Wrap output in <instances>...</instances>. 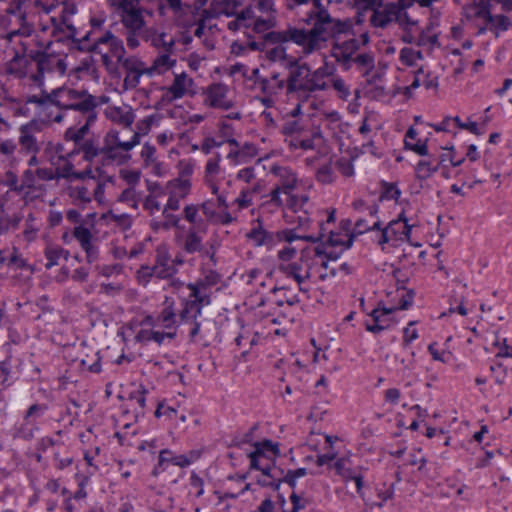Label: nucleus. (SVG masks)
Here are the masks:
<instances>
[{"mask_svg": "<svg viewBox=\"0 0 512 512\" xmlns=\"http://www.w3.org/2000/svg\"><path fill=\"white\" fill-rule=\"evenodd\" d=\"M204 228H196V226L191 227L184 240H183V249L188 253H195L202 250V238L199 235L200 231H203Z\"/></svg>", "mask_w": 512, "mask_h": 512, "instance_id": "f704fd0d", "label": "nucleus"}, {"mask_svg": "<svg viewBox=\"0 0 512 512\" xmlns=\"http://www.w3.org/2000/svg\"><path fill=\"white\" fill-rule=\"evenodd\" d=\"M248 24L253 26V29L256 32L262 33L275 25V18L271 14H268L266 17H257L255 19H251L248 21Z\"/></svg>", "mask_w": 512, "mask_h": 512, "instance_id": "603ef678", "label": "nucleus"}, {"mask_svg": "<svg viewBox=\"0 0 512 512\" xmlns=\"http://www.w3.org/2000/svg\"><path fill=\"white\" fill-rule=\"evenodd\" d=\"M205 106L220 109L230 110L235 105V98L233 97L229 87L222 83H213L204 90Z\"/></svg>", "mask_w": 512, "mask_h": 512, "instance_id": "4468645a", "label": "nucleus"}, {"mask_svg": "<svg viewBox=\"0 0 512 512\" xmlns=\"http://www.w3.org/2000/svg\"><path fill=\"white\" fill-rule=\"evenodd\" d=\"M332 87L339 93L341 98L346 99L350 95V91L345 81L339 77L332 79Z\"/></svg>", "mask_w": 512, "mask_h": 512, "instance_id": "69168bd1", "label": "nucleus"}, {"mask_svg": "<svg viewBox=\"0 0 512 512\" xmlns=\"http://www.w3.org/2000/svg\"><path fill=\"white\" fill-rule=\"evenodd\" d=\"M144 208L150 212V214H154L161 210V203L157 199L156 195L148 196L144 201Z\"/></svg>", "mask_w": 512, "mask_h": 512, "instance_id": "774afa93", "label": "nucleus"}, {"mask_svg": "<svg viewBox=\"0 0 512 512\" xmlns=\"http://www.w3.org/2000/svg\"><path fill=\"white\" fill-rule=\"evenodd\" d=\"M317 264L314 265V281L311 283L324 282L336 276L338 272L336 256L316 247Z\"/></svg>", "mask_w": 512, "mask_h": 512, "instance_id": "f3484780", "label": "nucleus"}, {"mask_svg": "<svg viewBox=\"0 0 512 512\" xmlns=\"http://www.w3.org/2000/svg\"><path fill=\"white\" fill-rule=\"evenodd\" d=\"M317 179L322 183L332 182V170L328 163H324L317 171Z\"/></svg>", "mask_w": 512, "mask_h": 512, "instance_id": "338daca9", "label": "nucleus"}, {"mask_svg": "<svg viewBox=\"0 0 512 512\" xmlns=\"http://www.w3.org/2000/svg\"><path fill=\"white\" fill-rule=\"evenodd\" d=\"M284 288L275 289L276 299L268 304L261 298L259 303L253 307L255 315L265 321L267 325L282 326L276 327L274 333L276 335L285 334V326L293 322L292 307L299 302L297 295H287Z\"/></svg>", "mask_w": 512, "mask_h": 512, "instance_id": "20e7f679", "label": "nucleus"}, {"mask_svg": "<svg viewBox=\"0 0 512 512\" xmlns=\"http://www.w3.org/2000/svg\"><path fill=\"white\" fill-rule=\"evenodd\" d=\"M102 220H105L107 223H114L115 225L126 229L130 226L131 220L127 214H115L112 211L104 213L101 216Z\"/></svg>", "mask_w": 512, "mask_h": 512, "instance_id": "864d4df0", "label": "nucleus"}, {"mask_svg": "<svg viewBox=\"0 0 512 512\" xmlns=\"http://www.w3.org/2000/svg\"><path fill=\"white\" fill-rule=\"evenodd\" d=\"M177 64L173 52H159L148 66V77L160 76L172 70Z\"/></svg>", "mask_w": 512, "mask_h": 512, "instance_id": "4be33fe9", "label": "nucleus"}, {"mask_svg": "<svg viewBox=\"0 0 512 512\" xmlns=\"http://www.w3.org/2000/svg\"><path fill=\"white\" fill-rule=\"evenodd\" d=\"M174 273V267L169 264L166 257H160L157 260V264L153 267H142L137 272V278L141 283H147L149 278L155 275L158 278H167Z\"/></svg>", "mask_w": 512, "mask_h": 512, "instance_id": "412c9836", "label": "nucleus"}, {"mask_svg": "<svg viewBox=\"0 0 512 512\" xmlns=\"http://www.w3.org/2000/svg\"><path fill=\"white\" fill-rule=\"evenodd\" d=\"M142 39L149 42L153 48L160 52H174L175 50V37L164 31H159L155 28H148L145 30V34Z\"/></svg>", "mask_w": 512, "mask_h": 512, "instance_id": "6ab92c4d", "label": "nucleus"}, {"mask_svg": "<svg viewBox=\"0 0 512 512\" xmlns=\"http://www.w3.org/2000/svg\"><path fill=\"white\" fill-rule=\"evenodd\" d=\"M270 470V463H266L264 467H261V475L258 477V483L262 486L277 488L278 484H276L273 475L270 474Z\"/></svg>", "mask_w": 512, "mask_h": 512, "instance_id": "bf43d9fd", "label": "nucleus"}, {"mask_svg": "<svg viewBox=\"0 0 512 512\" xmlns=\"http://www.w3.org/2000/svg\"><path fill=\"white\" fill-rule=\"evenodd\" d=\"M190 188V180L185 177L174 179L167 184L168 193L180 199H184L188 195Z\"/></svg>", "mask_w": 512, "mask_h": 512, "instance_id": "a19ab883", "label": "nucleus"}, {"mask_svg": "<svg viewBox=\"0 0 512 512\" xmlns=\"http://www.w3.org/2000/svg\"><path fill=\"white\" fill-rule=\"evenodd\" d=\"M270 174L275 178V187L271 190L270 203L280 208L284 205L281 195L287 196V206L290 208L296 207L298 200L293 191L299 184V179L291 168L286 166L274 165L270 169Z\"/></svg>", "mask_w": 512, "mask_h": 512, "instance_id": "6e6552de", "label": "nucleus"}, {"mask_svg": "<svg viewBox=\"0 0 512 512\" xmlns=\"http://www.w3.org/2000/svg\"><path fill=\"white\" fill-rule=\"evenodd\" d=\"M286 29H284L285 31ZM283 32V30H282ZM275 33H281V31H274L267 34V38L274 43H277L278 45L270 48L266 51V56L270 61L273 62H279L282 65H284L287 68H290L291 66H294L296 64V61L298 60L292 55H289L287 53V48L284 45L288 41H276L273 39L272 35Z\"/></svg>", "mask_w": 512, "mask_h": 512, "instance_id": "aec40b11", "label": "nucleus"}, {"mask_svg": "<svg viewBox=\"0 0 512 512\" xmlns=\"http://www.w3.org/2000/svg\"><path fill=\"white\" fill-rule=\"evenodd\" d=\"M174 336V332L167 331L162 332L156 329H147L142 328L136 335V340L140 342H147L150 340L155 341L158 344H161L165 338H172Z\"/></svg>", "mask_w": 512, "mask_h": 512, "instance_id": "58836bf2", "label": "nucleus"}, {"mask_svg": "<svg viewBox=\"0 0 512 512\" xmlns=\"http://www.w3.org/2000/svg\"><path fill=\"white\" fill-rule=\"evenodd\" d=\"M255 451L251 453V467L261 471V467H264L266 463H270L269 459L265 455V450H273L274 446L272 442L265 441L263 443H257L255 445Z\"/></svg>", "mask_w": 512, "mask_h": 512, "instance_id": "473e14b6", "label": "nucleus"}, {"mask_svg": "<svg viewBox=\"0 0 512 512\" xmlns=\"http://www.w3.org/2000/svg\"><path fill=\"white\" fill-rule=\"evenodd\" d=\"M79 359L82 367L90 372L100 371L99 352L95 347L81 344L79 347Z\"/></svg>", "mask_w": 512, "mask_h": 512, "instance_id": "cd10ccee", "label": "nucleus"}, {"mask_svg": "<svg viewBox=\"0 0 512 512\" xmlns=\"http://www.w3.org/2000/svg\"><path fill=\"white\" fill-rule=\"evenodd\" d=\"M237 346L243 348V355L248 353L249 348L255 343V334L248 328L240 325V332L235 337Z\"/></svg>", "mask_w": 512, "mask_h": 512, "instance_id": "a18cd8bd", "label": "nucleus"}, {"mask_svg": "<svg viewBox=\"0 0 512 512\" xmlns=\"http://www.w3.org/2000/svg\"><path fill=\"white\" fill-rule=\"evenodd\" d=\"M41 11V25L42 30L46 31L50 28L46 24L50 21L52 24L51 33H54L57 29H62L65 26L70 31L73 30V24L71 18L75 14L76 7L72 2H62L58 5H46L42 2Z\"/></svg>", "mask_w": 512, "mask_h": 512, "instance_id": "9b49d317", "label": "nucleus"}, {"mask_svg": "<svg viewBox=\"0 0 512 512\" xmlns=\"http://www.w3.org/2000/svg\"><path fill=\"white\" fill-rule=\"evenodd\" d=\"M141 0H108L111 7H113L117 12L141 8L140 7Z\"/></svg>", "mask_w": 512, "mask_h": 512, "instance_id": "052dcab7", "label": "nucleus"}, {"mask_svg": "<svg viewBox=\"0 0 512 512\" xmlns=\"http://www.w3.org/2000/svg\"><path fill=\"white\" fill-rule=\"evenodd\" d=\"M196 459V453L191 452L190 456L187 455H172L170 451L163 450L159 455V466H162L164 463H172L173 465L186 467L191 464V462Z\"/></svg>", "mask_w": 512, "mask_h": 512, "instance_id": "c9c22d12", "label": "nucleus"}, {"mask_svg": "<svg viewBox=\"0 0 512 512\" xmlns=\"http://www.w3.org/2000/svg\"><path fill=\"white\" fill-rule=\"evenodd\" d=\"M96 214H88L79 225H76L72 231V235L78 241L81 248L87 254V260L92 262L96 258V248L93 245V238L96 234L94 230Z\"/></svg>", "mask_w": 512, "mask_h": 512, "instance_id": "ddd939ff", "label": "nucleus"}, {"mask_svg": "<svg viewBox=\"0 0 512 512\" xmlns=\"http://www.w3.org/2000/svg\"><path fill=\"white\" fill-rule=\"evenodd\" d=\"M104 114L110 121L124 127H129L134 121L132 109L127 105L108 106L105 109Z\"/></svg>", "mask_w": 512, "mask_h": 512, "instance_id": "393cba45", "label": "nucleus"}, {"mask_svg": "<svg viewBox=\"0 0 512 512\" xmlns=\"http://www.w3.org/2000/svg\"><path fill=\"white\" fill-rule=\"evenodd\" d=\"M436 171L437 166L431 165L428 161H420L416 166V176L420 180L428 179Z\"/></svg>", "mask_w": 512, "mask_h": 512, "instance_id": "13d9d810", "label": "nucleus"}, {"mask_svg": "<svg viewBox=\"0 0 512 512\" xmlns=\"http://www.w3.org/2000/svg\"><path fill=\"white\" fill-rule=\"evenodd\" d=\"M40 7L41 0H11L5 12L0 15V28L7 32L4 39L15 41L21 46L15 50L12 62L22 60L30 48L36 20L41 23Z\"/></svg>", "mask_w": 512, "mask_h": 512, "instance_id": "f03ea898", "label": "nucleus"}, {"mask_svg": "<svg viewBox=\"0 0 512 512\" xmlns=\"http://www.w3.org/2000/svg\"><path fill=\"white\" fill-rule=\"evenodd\" d=\"M49 103L64 111H77L81 114L93 112L97 106L96 98L83 89L61 87L46 96Z\"/></svg>", "mask_w": 512, "mask_h": 512, "instance_id": "423d86ee", "label": "nucleus"}, {"mask_svg": "<svg viewBox=\"0 0 512 512\" xmlns=\"http://www.w3.org/2000/svg\"><path fill=\"white\" fill-rule=\"evenodd\" d=\"M165 308L162 310L160 315L158 316V324L159 326L165 329H172L177 324V315L176 310L172 302L166 300Z\"/></svg>", "mask_w": 512, "mask_h": 512, "instance_id": "79ce46f5", "label": "nucleus"}, {"mask_svg": "<svg viewBox=\"0 0 512 512\" xmlns=\"http://www.w3.org/2000/svg\"><path fill=\"white\" fill-rule=\"evenodd\" d=\"M489 24V29L494 31L496 36H499L501 32L507 31L511 27L510 19L505 15H495L490 14L487 22Z\"/></svg>", "mask_w": 512, "mask_h": 512, "instance_id": "49530a36", "label": "nucleus"}, {"mask_svg": "<svg viewBox=\"0 0 512 512\" xmlns=\"http://www.w3.org/2000/svg\"><path fill=\"white\" fill-rule=\"evenodd\" d=\"M370 215L371 217L373 218V220L370 222V224L364 220V219H359L356 224H355V228H354V232L356 234H362L364 233L365 231H368V230H380L381 229V223L378 219H376V217H374V214L376 213V209L375 208H371L370 209Z\"/></svg>", "mask_w": 512, "mask_h": 512, "instance_id": "8fccbe9b", "label": "nucleus"}, {"mask_svg": "<svg viewBox=\"0 0 512 512\" xmlns=\"http://www.w3.org/2000/svg\"><path fill=\"white\" fill-rule=\"evenodd\" d=\"M167 9L171 10L177 18L184 14V4L182 3V0H159V14L165 15Z\"/></svg>", "mask_w": 512, "mask_h": 512, "instance_id": "de8ad7c7", "label": "nucleus"}, {"mask_svg": "<svg viewBox=\"0 0 512 512\" xmlns=\"http://www.w3.org/2000/svg\"><path fill=\"white\" fill-rule=\"evenodd\" d=\"M89 184L93 193V198L100 204L104 203L106 182L97 180L91 173L89 175Z\"/></svg>", "mask_w": 512, "mask_h": 512, "instance_id": "5fc2aeb1", "label": "nucleus"}, {"mask_svg": "<svg viewBox=\"0 0 512 512\" xmlns=\"http://www.w3.org/2000/svg\"><path fill=\"white\" fill-rule=\"evenodd\" d=\"M143 76H146V73L125 74V77L123 79V87L126 90L135 89L140 84L141 78Z\"/></svg>", "mask_w": 512, "mask_h": 512, "instance_id": "0e129e2a", "label": "nucleus"}, {"mask_svg": "<svg viewBox=\"0 0 512 512\" xmlns=\"http://www.w3.org/2000/svg\"><path fill=\"white\" fill-rule=\"evenodd\" d=\"M315 260L316 247L305 248L298 255L295 248L286 246L278 252V269L293 279L301 291H307V283L314 281Z\"/></svg>", "mask_w": 512, "mask_h": 512, "instance_id": "7ed1b4c3", "label": "nucleus"}, {"mask_svg": "<svg viewBox=\"0 0 512 512\" xmlns=\"http://www.w3.org/2000/svg\"><path fill=\"white\" fill-rule=\"evenodd\" d=\"M139 144V132H133L131 136L127 138L121 136L119 131L111 129L103 138L101 152L106 159L118 164H124L130 159L129 152Z\"/></svg>", "mask_w": 512, "mask_h": 512, "instance_id": "1a4fd4ad", "label": "nucleus"}, {"mask_svg": "<svg viewBox=\"0 0 512 512\" xmlns=\"http://www.w3.org/2000/svg\"><path fill=\"white\" fill-rule=\"evenodd\" d=\"M417 131L410 127L405 135V147L416 152L419 155H427V145L425 142H422L420 139H417Z\"/></svg>", "mask_w": 512, "mask_h": 512, "instance_id": "37998d69", "label": "nucleus"}, {"mask_svg": "<svg viewBox=\"0 0 512 512\" xmlns=\"http://www.w3.org/2000/svg\"><path fill=\"white\" fill-rule=\"evenodd\" d=\"M208 21V16H203L201 18V20L199 21L198 23V26L197 28L195 29L194 31V35L198 38H204L203 39V43L209 47V48H213L214 45L210 42V40L208 39V35H207V30H206V22Z\"/></svg>", "mask_w": 512, "mask_h": 512, "instance_id": "e2e57ef3", "label": "nucleus"}, {"mask_svg": "<svg viewBox=\"0 0 512 512\" xmlns=\"http://www.w3.org/2000/svg\"><path fill=\"white\" fill-rule=\"evenodd\" d=\"M331 74V70L325 64L318 69L310 70V92L321 91L327 88L325 78Z\"/></svg>", "mask_w": 512, "mask_h": 512, "instance_id": "e433bc0d", "label": "nucleus"}, {"mask_svg": "<svg viewBox=\"0 0 512 512\" xmlns=\"http://www.w3.org/2000/svg\"><path fill=\"white\" fill-rule=\"evenodd\" d=\"M420 86H424L426 89H436L438 86L437 77H430L429 72L425 71L423 66L415 73L412 83L405 87L404 94L411 97L412 91Z\"/></svg>", "mask_w": 512, "mask_h": 512, "instance_id": "7c9ffc66", "label": "nucleus"}, {"mask_svg": "<svg viewBox=\"0 0 512 512\" xmlns=\"http://www.w3.org/2000/svg\"><path fill=\"white\" fill-rule=\"evenodd\" d=\"M400 60L405 65L417 66L418 62L422 60V53L415 48H403L400 51Z\"/></svg>", "mask_w": 512, "mask_h": 512, "instance_id": "3c124183", "label": "nucleus"}, {"mask_svg": "<svg viewBox=\"0 0 512 512\" xmlns=\"http://www.w3.org/2000/svg\"><path fill=\"white\" fill-rule=\"evenodd\" d=\"M355 8L360 16L370 11V21L376 27H385L394 20H397L399 8L394 0L385 3L378 0H355Z\"/></svg>", "mask_w": 512, "mask_h": 512, "instance_id": "9d476101", "label": "nucleus"}, {"mask_svg": "<svg viewBox=\"0 0 512 512\" xmlns=\"http://www.w3.org/2000/svg\"><path fill=\"white\" fill-rule=\"evenodd\" d=\"M257 85L268 96L277 95L285 87V80L278 73H272L269 77L258 78Z\"/></svg>", "mask_w": 512, "mask_h": 512, "instance_id": "2f4dec72", "label": "nucleus"}, {"mask_svg": "<svg viewBox=\"0 0 512 512\" xmlns=\"http://www.w3.org/2000/svg\"><path fill=\"white\" fill-rule=\"evenodd\" d=\"M107 46L112 55L118 60L125 55V47L123 41L111 32H106L99 37L94 43V49L101 52V47Z\"/></svg>", "mask_w": 512, "mask_h": 512, "instance_id": "a878e982", "label": "nucleus"}, {"mask_svg": "<svg viewBox=\"0 0 512 512\" xmlns=\"http://www.w3.org/2000/svg\"><path fill=\"white\" fill-rule=\"evenodd\" d=\"M82 182L70 184L67 192L72 201L77 205H85L93 199V193L89 184V175L86 179H80Z\"/></svg>", "mask_w": 512, "mask_h": 512, "instance_id": "b1692460", "label": "nucleus"}, {"mask_svg": "<svg viewBox=\"0 0 512 512\" xmlns=\"http://www.w3.org/2000/svg\"><path fill=\"white\" fill-rule=\"evenodd\" d=\"M125 71V74L130 73H146L148 77V66L137 56H122V59L117 60Z\"/></svg>", "mask_w": 512, "mask_h": 512, "instance_id": "4c0bfd02", "label": "nucleus"}, {"mask_svg": "<svg viewBox=\"0 0 512 512\" xmlns=\"http://www.w3.org/2000/svg\"><path fill=\"white\" fill-rule=\"evenodd\" d=\"M80 151L83 153L84 159L89 161L102 153L101 148L99 149L92 140L84 141L80 146Z\"/></svg>", "mask_w": 512, "mask_h": 512, "instance_id": "4d7b16f0", "label": "nucleus"}, {"mask_svg": "<svg viewBox=\"0 0 512 512\" xmlns=\"http://www.w3.org/2000/svg\"><path fill=\"white\" fill-rule=\"evenodd\" d=\"M52 164L57 166L56 173L57 177L65 178L70 181L76 179H86L88 175L92 173L91 170H85L82 172H75L74 166L72 163L66 161L63 157L59 156L57 161L52 160Z\"/></svg>", "mask_w": 512, "mask_h": 512, "instance_id": "c85d7f7f", "label": "nucleus"}, {"mask_svg": "<svg viewBox=\"0 0 512 512\" xmlns=\"http://www.w3.org/2000/svg\"><path fill=\"white\" fill-rule=\"evenodd\" d=\"M289 69L287 92H310V67L306 63L300 64L297 60L296 64Z\"/></svg>", "mask_w": 512, "mask_h": 512, "instance_id": "a211bd4d", "label": "nucleus"}, {"mask_svg": "<svg viewBox=\"0 0 512 512\" xmlns=\"http://www.w3.org/2000/svg\"><path fill=\"white\" fill-rule=\"evenodd\" d=\"M324 242L331 247L340 246L343 250L352 245V236L349 234L347 229L340 232L330 231Z\"/></svg>", "mask_w": 512, "mask_h": 512, "instance_id": "c03bdc74", "label": "nucleus"}, {"mask_svg": "<svg viewBox=\"0 0 512 512\" xmlns=\"http://www.w3.org/2000/svg\"><path fill=\"white\" fill-rule=\"evenodd\" d=\"M19 143L22 149L28 153H36L38 151L37 141L26 127L21 128Z\"/></svg>", "mask_w": 512, "mask_h": 512, "instance_id": "09e8293b", "label": "nucleus"}, {"mask_svg": "<svg viewBox=\"0 0 512 512\" xmlns=\"http://www.w3.org/2000/svg\"><path fill=\"white\" fill-rule=\"evenodd\" d=\"M322 143V138L319 135H314L312 138L308 136L295 135L289 140V146L292 148H301L303 150H310L318 147Z\"/></svg>", "mask_w": 512, "mask_h": 512, "instance_id": "ea45409f", "label": "nucleus"}, {"mask_svg": "<svg viewBox=\"0 0 512 512\" xmlns=\"http://www.w3.org/2000/svg\"><path fill=\"white\" fill-rule=\"evenodd\" d=\"M143 12L144 9L142 7L118 12L120 22L125 28L126 46L131 50L140 47L141 39L144 37L145 30L147 29Z\"/></svg>", "mask_w": 512, "mask_h": 512, "instance_id": "f8f14e48", "label": "nucleus"}, {"mask_svg": "<svg viewBox=\"0 0 512 512\" xmlns=\"http://www.w3.org/2000/svg\"><path fill=\"white\" fill-rule=\"evenodd\" d=\"M428 350L435 361L448 363L452 358V353L444 349H439L437 343L430 344Z\"/></svg>", "mask_w": 512, "mask_h": 512, "instance_id": "6e6d98bb", "label": "nucleus"}, {"mask_svg": "<svg viewBox=\"0 0 512 512\" xmlns=\"http://www.w3.org/2000/svg\"><path fill=\"white\" fill-rule=\"evenodd\" d=\"M87 117L85 123L80 128H69L65 132V139L68 141H73L76 144H79L84 140V137L89 131L90 125L94 122L96 116L93 112L87 113Z\"/></svg>", "mask_w": 512, "mask_h": 512, "instance_id": "72a5a7b5", "label": "nucleus"}, {"mask_svg": "<svg viewBox=\"0 0 512 512\" xmlns=\"http://www.w3.org/2000/svg\"><path fill=\"white\" fill-rule=\"evenodd\" d=\"M332 467L336 473L345 481L353 480L356 485L357 492L360 493L363 487V477L360 472L352 470L349 467V458L342 457L337 459Z\"/></svg>", "mask_w": 512, "mask_h": 512, "instance_id": "5701e85b", "label": "nucleus"}, {"mask_svg": "<svg viewBox=\"0 0 512 512\" xmlns=\"http://www.w3.org/2000/svg\"><path fill=\"white\" fill-rule=\"evenodd\" d=\"M198 210L199 208L195 205H188L184 208V216L185 219L196 226V228H204L201 219L198 217Z\"/></svg>", "mask_w": 512, "mask_h": 512, "instance_id": "680f3d73", "label": "nucleus"}, {"mask_svg": "<svg viewBox=\"0 0 512 512\" xmlns=\"http://www.w3.org/2000/svg\"><path fill=\"white\" fill-rule=\"evenodd\" d=\"M301 21L311 26L304 27L288 26L285 31L272 35L276 41H290L301 49L304 56L318 53L327 47L328 41L333 40L330 55L343 69L349 70L356 65L365 76L368 82L376 83L382 76V72L375 71V60L372 54L361 52V42L356 38L343 40L341 35L351 30L349 21H342L330 16L324 7L314 4L313 9L302 17ZM362 45L368 41L367 35L361 36Z\"/></svg>", "mask_w": 512, "mask_h": 512, "instance_id": "f257e3e1", "label": "nucleus"}, {"mask_svg": "<svg viewBox=\"0 0 512 512\" xmlns=\"http://www.w3.org/2000/svg\"><path fill=\"white\" fill-rule=\"evenodd\" d=\"M195 94V82L186 72L174 73L172 82L165 89V96L169 101L178 100L185 96H194Z\"/></svg>", "mask_w": 512, "mask_h": 512, "instance_id": "dca6fc26", "label": "nucleus"}, {"mask_svg": "<svg viewBox=\"0 0 512 512\" xmlns=\"http://www.w3.org/2000/svg\"><path fill=\"white\" fill-rule=\"evenodd\" d=\"M492 0H473L470 4L464 7V14L468 19H479L487 22L490 17Z\"/></svg>", "mask_w": 512, "mask_h": 512, "instance_id": "c756f323", "label": "nucleus"}, {"mask_svg": "<svg viewBox=\"0 0 512 512\" xmlns=\"http://www.w3.org/2000/svg\"><path fill=\"white\" fill-rule=\"evenodd\" d=\"M190 299L183 305L179 311V320L187 326L191 339H194L202 330L207 333L206 320L201 316V306L209 303V298L202 288L190 287Z\"/></svg>", "mask_w": 512, "mask_h": 512, "instance_id": "0eeeda50", "label": "nucleus"}, {"mask_svg": "<svg viewBox=\"0 0 512 512\" xmlns=\"http://www.w3.org/2000/svg\"><path fill=\"white\" fill-rule=\"evenodd\" d=\"M67 69L64 59L46 52L36 53L29 66V78L35 85L42 87L53 84L62 77Z\"/></svg>", "mask_w": 512, "mask_h": 512, "instance_id": "39448f33", "label": "nucleus"}, {"mask_svg": "<svg viewBox=\"0 0 512 512\" xmlns=\"http://www.w3.org/2000/svg\"><path fill=\"white\" fill-rule=\"evenodd\" d=\"M401 27H403L407 32L403 35V40L406 42H414L417 41L418 44H421V39L417 37L415 34L419 32L418 19L413 18L407 12H401L399 9L397 20Z\"/></svg>", "mask_w": 512, "mask_h": 512, "instance_id": "bb28decb", "label": "nucleus"}, {"mask_svg": "<svg viewBox=\"0 0 512 512\" xmlns=\"http://www.w3.org/2000/svg\"><path fill=\"white\" fill-rule=\"evenodd\" d=\"M411 227L401 214L398 219L391 221L385 228L381 229L378 244L392 243L397 245L398 242L409 240Z\"/></svg>", "mask_w": 512, "mask_h": 512, "instance_id": "2eb2a0df", "label": "nucleus"}]
</instances>
